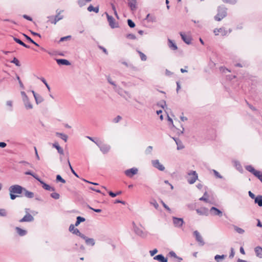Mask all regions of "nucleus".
I'll use <instances>...</instances> for the list:
<instances>
[{
    "mask_svg": "<svg viewBox=\"0 0 262 262\" xmlns=\"http://www.w3.org/2000/svg\"><path fill=\"white\" fill-rule=\"evenodd\" d=\"M87 10L89 12L94 11L95 13H98L99 12V7H94L92 5H91L88 7Z\"/></svg>",
    "mask_w": 262,
    "mask_h": 262,
    "instance_id": "7c9ffc66",
    "label": "nucleus"
},
{
    "mask_svg": "<svg viewBox=\"0 0 262 262\" xmlns=\"http://www.w3.org/2000/svg\"><path fill=\"white\" fill-rule=\"evenodd\" d=\"M180 35L182 40L187 45H190L191 42V38L189 36L186 35L182 32H180Z\"/></svg>",
    "mask_w": 262,
    "mask_h": 262,
    "instance_id": "f3484780",
    "label": "nucleus"
},
{
    "mask_svg": "<svg viewBox=\"0 0 262 262\" xmlns=\"http://www.w3.org/2000/svg\"><path fill=\"white\" fill-rule=\"evenodd\" d=\"M21 95L22 96L23 101L24 102V104L25 105V108L27 110H30L33 108V105L31 103L29 100V99L26 93L24 91H21L20 92Z\"/></svg>",
    "mask_w": 262,
    "mask_h": 262,
    "instance_id": "20e7f679",
    "label": "nucleus"
},
{
    "mask_svg": "<svg viewBox=\"0 0 262 262\" xmlns=\"http://www.w3.org/2000/svg\"><path fill=\"white\" fill-rule=\"evenodd\" d=\"M56 135L60 136L61 138L66 142V135L58 133H56Z\"/></svg>",
    "mask_w": 262,
    "mask_h": 262,
    "instance_id": "bf43d9fd",
    "label": "nucleus"
},
{
    "mask_svg": "<svg viewBox=\"0 0 262 262\" xmlns=\"http://www.w3.org/2000/svg\"><path fill=\"white\" fill-rule=\"evenodd\" d=\"M53 146L55 147L58 151V153L61 155H63L64 152L63 149L59 145L58 143L55 142L52 144Z\"/></svg>",
    "mask_w": 262,
    "mask_h": 262,
    "instance_id": "bb28decb",
    "label": "nucleus"
},
{
    "mask_svg": "<svg viewBox=\"0 0 262 262\" xmlns=\"http://www.w3.org/2000/svg\"><path fill=\"white\" fill-rule=\"evenodd\" d=\"M60 12H61V11H60L59 12H58V10H57L56 12L57 13V14L54 16V18H56V19L57 21L62 19L63 18V16L60 15Z\"/></svg>",
    "mask_w": 262,
    "mask_h": 262,
    "instance_id": "f704fd0d",
    "label": "nucleus"
},
{
    "mask_svg": "<svg viewBox=\"0 0 262 262\" xmlns=\"http://www.w3.org/2000/svg\"><path fill=\"white\" fill-rule=\"evenodd\" d=\"M133 228L134 232L135 233L138 235V236L142 237V238H145L147 235V232L146 231H144L141 229L139 228L138 227H137L134 222L133 223Z\"/></svg>",
    "mask_w": 262,
    "mask_h": 262,
    "instance_id": "423d86ee",
    "label": "nucleus"
},
{
    "mask_svg": "<svg viewBox=\"0 0 262 262\" xmlns=\"http://www.w3.org/2000/svg\"><path fill=\"white\" fill-rule=\"evenodd\" d=\"M227 15V9L223 6H220L217 9V14L214 16L215 20L220 21Z\"/></svg>",
    "mask_w": 262,
    "mask_h": 262,
    "instance_id": "f03ea898",
    "label": "nucleus"
},
{
    "mask_svg": "<svg viewBox=\"0 0 262 262\" xmlns=\"http://www.w3.org/2000/svg\"><path fill=\"white\" fill-rule=\"evenodd\" d=\"M98 48L102 50V51L106 54V55H107L108 54V52L107 51L106 49L104 48L102 46H98Z\"/></svg>",
    "mask_w": 262,
    "mask_h": 262,
    "instance_id": "680f3d73",
    "label": "nucleus"
},
{
    "mask_svg": "<svg viewBox=\"0 0 262 262\" xmlns=\"http://www.w3.org/2000/svg\"><path fill=\"white\" fill-rule=\"evenodd\" d=\"M81 238L85 241V244L87 245L93 246L95 244V240L93 238H89L84 234L82 235V237Z\"/></svg>",
    "mask_w": 262,
    "mask_h": 262,
    "instance_id": "2eb2a0df",
    "label": "nucleus"
},
{
    "mask_svg": "<svg viewBox=\"0 0 262 262\" xmlns=\"http://www.w3.org/2000/svg\"><path fill=\"white\" fill-rule=\"evenodd\" d=\"M15 231L20 236H24L27 234V231L24 229H23L18 227H16Z\"/></svg>",
    "mask_w": 262,
    "mask_h": 262,
    "instance_id": "412c9836",
    "label": "nucleus"
},
{
    "mask_svg": "<svg viewBox=\"0 0 262 262\" xmlns=\"http://www.w3.org/2000/svg\"><path fill=\"white\" fill-rule=\"evenodd\" d=\"M161 203L163 205V206L169 212H171V209L163 201H161Z\"/></svg>",
    "mask_w": 262,
    "mask_h": 262,
    "instance_id": "864d4df0",
    "label": "nucleus"
},
{
    "mask_svg": "<svg viewBox=\"0 0 262 262\" xmlns=\"http://www.w3.org/2000/svg\"><path fill=\"white\" fill-rule=\"evenodd\" d=\"M224 3L234 5L237 2V0H222Z\"/></svg>",
    "mask_w": 262,
    "mask_h": 262,
    "instance_id": "49530a36",
    "label": "nucleus"
},
{
    "mask_svg": "<svg viewBox=\"0 0 262 262\" xmlns=\"http://www.w3.org/2000/svg\"><path fill=\"white\" fill-rule=\"evenodd\" d=\"M23 17L24 18H25V19H27L28 20H30V21H32V18L30 16H28L27 15L24 14V15H23Z\"/></svg>",
    "mask_w": 262,
    "mask_h": 262,
    "instance_id": "338daca9",
    "label": "nucleus"
},
{
    "mask_svg": "<svg viewBox=\"0 0 262 262\" xmlns=\"http://www.w3.org/2000/svg\"><path fill=\"white\" fill-rule=\"evenodd\" d=\"M127 24L130 28H134L135 27V24L131 19H128L127 20Z\"/></svg>",
    "mask_w": 262,
    "mask_h": 262,
    "instance_id": "09e8293b",
    "label": "nucleus"
},
{
    "mask_svg": "<svg viewBox=\"0 0 262 262\" xmlns=\"http://www.w3.org/2000/svg\"><path fill=\"white\" fill-rule=\"evenodd\" d=\"M176 143L177 145V149L180 150L184 148V146H183L181 141L179 139L175 140Z\"/></svg>",
    "mask_w": 262,
    "mask_h": 262,
    "instance_id": "2f4dec72",
    "label": "nucleus"
},
{
    "mask_svg": "<svg viewBox=\"0 0 262 262\" xmlns=\"http://www.w3.org/2000/svg\"><path fill=\"white\" fill-rule=\"evenodd\" d=\"M150 204L151 205H152L156 209H158V208L159 205L157 203V202H156V201L154 200L152 202H151Z\"/></svg>",
    "mask_w": 262,
    "mask_h": 262,
    "instance_id": "13d9d810",
    "label": "nucleus"
},
{
    "mask_svg": "<svg viewBox=\"0 0 262 262\" xmlns=\"http://www.w3.org/2000/svg\"><path fill=\"white\" fill-rule=\"evenodd\" d=\"M50 196L53 198V199H54L55 200H57L58 199H59L60 198V195L59 193H57V192H53L51 194Z\"/></svg>",
    "mask_w": 262,
    "mask_h": 262,
    "instance_id": "ea45409f",
    "label": "nucleus"
},
{
    "mask_svg": "<svg viewBox=\"0 0 262 262\" xmlns=\"http://www.w3.org/2000/svg\"><path fill=\"white\" fill-rule=\"evenodd\" d=\"M209 211L210 214L213 216H219L221 217L223 215L222 211L215 207H212Z\"/></svg>",
    "mask_w": 262,
    "mask_h": 262,
    "instance_id": "9b49d317",
    "label": "nucleus"
},
{
    "mask_svg": "<svg viewBox=\"0 0 262 262\" xmlns=\"http://www.w3.org/2000/svg\"><path fill=\"white\" fill-rule=\"evenodd\" d=\"M42 185V187L43 189L46 190L54 191H55V188L51 187L49 185L45 183L43 181H42L40 178L37 180Z\"/></svg>",
    "mask_w": 262,
    "mask_h": 262,
    "instance_id": "dca6fc26",
    "label": "nucleus"
},
{
    "mask_svg": "<svg viewBox=\"0 0 262 262\" xmlns=\"http://www.w3.org/2000/svg\"><path fill=\"white\" fill-rule=\"evenodd\" d=\"M138 169L137 168L133 167L125 170L124 173L127 177L129 178H132L134 175L138 173Z\"/></svg>",
    "mask_w": 262,
    "mask_h": 262,
    "instance_id": "6e6552de",
    "label": "nucleus"
},
{
    "mask_svg": "<svg viewBox=\"0 0 262 262\" xmlns=\"http://www.w3.org/2000/svg\"><path fill=\"white\" fill-rule=\"evenodd\" d=\"M158 252V250L157 249H154L152 250H150L149 251V253L151 256H153L155 254H156Z\"/></svg>",
    "mask_w": 262,
    "mask_h": 262,
    "instance_id": "052dcab7",
    "label": "nucleus"
},
{
    "mask_svg": "<svg viewBox=\"0 0 262 262\" xmlns=\"http://www.w3.org/2000/svg\"><path fill=\"white\" fill-rule=\"evenodd\" d=\"M152 166L160 171H164L165 167L160 162L159 160H153L151 161Z\"/></svg>",
    "mask_w": 262,
    "mask_h": 262,
    "instance_id": "1a4fd4ad",
    "label": "nucleus"
},
{
    "mask_svg": "<svg viewBox=\"0 0 262 262\" xmlns=\"http://www.w3.org/2000/svg\"><path fill=\"white\" fill-rule=\"evenodd\" d=\"M196 211L198 214L201 215H207L208 214V209L205 207L197 209Z\"/></svg>",
    "mask_w": 262,
    "mask_h": 262,
    "instance_id": "6ab92c4d",
    "label": "nucleus"
},
{
    "mask_svg": "<svg viewBox=\"0 0 262 262\" xmlns=\"http://www.w3.org/2000/svg\"><path fill=\"white\" fill-rule=\"evenodd\" d=\"M173 223L175 227L180 228L184 224V221L183 219L178 218L176 217H172Z\"/></svg>",
    "mask_w": 262,
    "mask_h": 262,
    "instance_id": "ddd939ff",
    "label": "nucleus"
},
{
    "mask_svg": "<svg viewBox=\"0 0 262 262\" xmlns=\"http://www.w3.org/2000/svg\"><path fill=\"white\" fill-rule=\"evenodd\" d=\"M24 187L19 185H13L9 187L10 198L11 200H14L19 196L17 194H20L23 192Z\"/></svg>",
    "mask_w": 262,
    "mask_h": 262,
    "instance_id": "f257e3e1",
    "label": "nucleus"
},
{
    "mask_svg": "<svg viewBox=\"0 0 262 262\" xmlns=\"http://www.w3.org/2000/svg\"><path fill=\"white\" fill-rule=\"evenodd\" d=\"M213 172L214 173V176L217 178H220V179H222L223 177L219 173V172L218 171H217L216 170H213Z\"/></svg>",
    "mask_w": 262,
    "mask_h": 262,
    "instance_id": "603ef678",
    "label": "nucleus"
},
{
    "mask_svg": "<svg viewBox=\"0 0 262 262\" xmlns=\"http://www.w3.org/2000/svg\"><path fill=\"white\" fill-rule=\"evenodd\" d=\"M105 14H106L107 21L111 28L112 29L118 28V23L115 21L114 17L108 15V14L107 12H105Z\"/></svg>",
    "mask_w": 262,
    "mask_h": 262,
    "instance_id": "0eeeda50",
    "label": "nucleus"
},
{
    "mask_svg": "<svg viewBox=\"0 0 262 262\" xmlns=\"http://www.w3.org/2000/svg\"><path fill=\"white\" fill-rule=\"evenodd\" d=\"M34 217L29 213H27L22 219H21L19 221V222L20 223L32 222L33 221H34Z\"/></svg>",
    "mask_w": 262,
    "mask_h": 262,
    "instance_id": "9d476101",
    "label": "nucleus"
},
{
    "mask_svg": "<svg viewBox=\"0 0 262 262\" xmlns=\"http://www.w3.org/2000/svg\"><path fill=\"white\" fill-rule=\"evenodd\" d=\"M7 215V212L6 209H0V216H6Z\"/></svg>",
    "mask_w": 262,
    "mask_h": 262,
    "instance_id": "c03bdc74",
    "label": "nucleus"
},
{
    "mask_svg": "<svg viewBox=\"0 0 262 262\" xmlns=\"http://www.w3.org/2000/svg\"><path fill=\"white\" fill-rule=\"evenodd\" d=\"M234 166L238 171H241L243 170L242 166L239 162L234 161Z\"/></svg>",
    "mask_w": 262,
    "mask_h": 262,
    "instance_id": "4c0bfd02",
    "label": "nucleus"
},
{
    "mask_svg": "<svg viewBox=\"0 0 262 262\" xmlns=\"http://www.w3.org/2000/svg\"><path fill=\"white\" fill-rule=\"evenodd\" d=\"M91 1L92 0H78L77 3L80 7H82Z\"/></svg>",
    "mask_w": 262,
    "mask_h": 262,
    "instance_id": "c756f323",
    "label": "nucleus"
},
{
    "mask_svg": "<svg viewBox=\"0 0 262 262\" xmlns=\"http://www.w3.org/2000/svg\"><path fill=\"white\" fill-rule=\"evenodd\" d=\"M255 204H257L259 207L262 206V195H258L254 199Z\"/></svg>",
    "mask_w": 262,
    "mask_h": 262,
    "instance_id": "cd10ccee",
    "label": "nucleus"
},
{
    "mask_svg": "<svg viewBox=\"0 0 262 262\" xmlns=\"http://www.w3.org/2000/svg\"><path fill=\"white\" fill-rule=\"evenodd\" d=\"M56 180L57 182H60L63 183H66V180L64 179H63L59 174H58L56 176Z\"/></svg>",
    "mask_w": 262,
    "mask_h": 262,
    "instance_id": "79ce46f5",
    "label": "nucleus"
},
{
    "mask_svg": "<svg viewBox=\"0 0 262 262\" xmlns=\"http://www.w3.org/2000/svg\"><path fill=\"white\" fill-rule=\"evenodd\" d=\"M169 255H170L172 257H173L174 258H178V256H177L175 252L172 251L169 252Z\"/></svg>",
    "mask_w": 262,
    "mask_h": 262,
    "instance_id": "69168bd1",
    "label": "nucleus"
},
{
    "mask_svg": "<svg viewBox=\"0 0 262 262\" xmlns=\"http://www.w3.org/2000/svg\"><path fill=\"white\" fill-rule=\"evenodd\" d=\"M226 256L225 255H216L214 257V259L215 260H216L217 262L219 261L220 259H223L225 258Z\"/></svg>",
    "mask_w": 262,
    "mask_h": 262,
    "instance_id": "8fccbe9b",
    "label": "nucleus"
},
{
    "mask_svg": "<svg viewBox=\"0 0 262 262\" xmlns=\"http://www.w3.org/2000/svg\"><path fill=\"white\" fill-rule=\"evenodd\" d=\"M58 65L66 66V59H55Z\"/></svg>",
    "mask_w": 262,
    "mask_h": 262,
    "instance_id": "c9c22d12",
    "label": "nucleus"
},
{
    "mask_svg": "<svg viewBox=\"0 0 262 262\" xmlns=\"http://www.w3.org/2000/svg\"><path fill=\"white\" fill-rule=\"evenodd\" d=\"M256 255L259 257L262 258V248L260 246H257L254 249Z\"/></svg>",
    "mask_w": 262,
    "mask_h": 262,
    "instance_id": "393cba45",
    "label": "nucleus"
},
{
    "mask_svg": "<svg viewBox=\"0 0 262 262\" xmlns=\"http://www.w3.org/2000/svg\"><path fill=\"white\" fill-rule=\"evenodd\" d=\"M126 37L128 39H136V36L133 34H128L126 35Z\"/></svg>",
    "mask_w": 262,
    "mask_h": 262,
    "instance_id": "5fc2aeb1",
    "label": "nucleus"
},
{
    "mask_svg": "<svg viewBox=\"0 0 262 262\" xmlns=\"http://www.w3.org/2000/svg\"><path fill=\"white\" fill-rule=\"evenodd\" d=\"M222 32H223V29H222V28H220L219 29H215L214 30V33L215 35H219V33H222Z\"/></svg>",
    "mask_w": 262,
    "mask_h": 262,
    "instance_id": "4d7b16f0",
    "label": "nucleus"
},
{
    "mask_svg": "<svg viewBox=\"0 0 262 262\" xmlns=\"http://www.w3.org/2000/svg\"><path fill=\"white\" fill-rule=\"evenodd\" d=\"M25 174L26 175H30L32 176L33 178H34L37 181L39 179V177L37 175L34 173L33 172L31 171H28L25 172Z\"/></svg>",
    "mask_w": 262,
    "mask_h": 262,
    "instance_id": "473e14b6",
    "label": "nucleus"
},
{
    "mask_svg": "<svg viewBox=\"0 0 262 262\" xmlns=\"http://www.w3.org/2000/svg\"><path fill=\"white\" fill-rule=\"evenodd\" d=\"M187 174V180L190 184L194 183L198 178V174L195 171L190 170L188 172Z\"/></svg>",
    "mask_w": 262,
    "mask_h": 262,
    "instance_id": "39448f33",
    "label": "nucleus"
},
{
    "mask_svg": "<svg viewBox=\"0 0 262 262\" xmlns=\"http://www.w3.org/2000/svg\"><path fill=\"white\" fill-rule=\"evenodd\" d=\"M154 259L160 262H167V258L165 257L162 254H159L154 257Z\"/></svg>",
    "mask_w": 262,
    "mask_h": 262,
    "instance_id": "4be33fe9",
    "label": "nucleus"
},
{
    "mask_svg": "<svg viewBox=\"0 0 262 262\" xmlns=\"http://www.w3.org/2000/svg\"><path fill=\"white\" fill-rule=\"evenodd\" d=\"M96 144L99 148L100 151L103 154H106L111 149V146L107 144L103 143L100 140H97L96 142Z\"/></svg>",
    "mask_w": 262,
    "mask_h": 262,
    "instance_id": "7ed1b4c3",
    "label": "nucleus"
},
{
    "mask_svg": "<svg viewBox=\"0 0 262 262\" xmlns=\"http://www.w3.org/2000/svg\"><path fill=\"white\" fill-rule=\"evenodd\" d=\"M11 62L15 64L17 67L20 66L19 60L16 57H14Z\"/></svg>",
    "mask_w": 262,
    "mask_h": 262,
    "instance_id": "37998d69",
    "label": "nucleus"
},
{
    "mask_svg": "<svg viewBox=\"0 0 262 262\" xmlns=\"http://www.w3.org/2000/svg\"><path fill=\"white\" fill-rule=\"evenodd\" d=\"M193 235L195 237L196 241L199 243V244L201 246L204 245L205 242H204L203 238L200 234V233L197 230L194 231L193 232Z\"/></svg>",
    "mask_w": 262,
    "mask_h": 262,
    "instance_id": "f8f14e48",
    "label": "nucleus"
},
{
    "mask_svg": "<svg viewBox=\"0 0 262 262\" xmlns=\"http://www.w3.org/2000/svg\"><path fill=\"white\" fill-rule=\"evenodd\" d=\"M152 150V146H148L145 151V154L146 155H149V154H150L151 153V151Z\"/></svg>",
    "mask_w": 262,
    "mask_h": 262,
    "instance_id": "a18cd8bd",
    "label": "nucleus"
},
{
    "mask_svg": "<svg viewBox=\"0 0 262 262\" xmlns=\"http://www.w3.org/2000/svg\"><path fill=\"white\" fill-rule=\"evenodd\" d=\"M137 52L140 55L141 60H142V61L146 60V59H147L146 56L143 53H142V52H141L140 51H137Z\"/></svg>",
    "mask_w": 262,
    "mask_h": 262,
    "instance_id": "58836bf2",
    "label": "nucleus"
},
{
    "mask_svg": "<svg viewBox=\"0 0 262 262\" xmlns=\"http://www.w3.org/2000/svg\"><path fill=\"white\" fill-rule=\"evenodd\" d=\"M68 164H69V165L70 167V169L71 170V171L72 172L77 178H79V176L77 174V173L75 171V170L73 169L72 167L71 166V165L70 164V162H69V161H68Z\"/></svg>",
    "mask_w": 262,
    "mask_h": 262,
    "instance_id": "3c124183",
    "label": "nucleus"
},
{
    "mask_svg": "<svg viewBox=\"0 0 262 262\" xmlns=\"http://www.w3.org/2000/svg\"><path fill=\"white\" fill-rule=\"evenodd\" d=\"M234 249L233 248H231V253L229 255V257L230 258H233L234 256Z\"/></svg>",
    "mask_w": 262,
    "mask_h": 262,
    "instance_id": "0e129e2a",
    "label": "nucleus"
},
{
    "mask_svg": "<svg viewBox=\"0 0 262 262\" xmlns=\"http://www.w3.org/2000/svg\"><path fill=\"white\" fill-rule=\"evenodd\" d=\"M234 230L239 234H243L245 232L244 229L237 226H234Z\"/></svg>",
    "mask_w": 262,
    "mask_h": 262,
    "instance_id": "a19ab883",
    "label": "nucleus"
},
{
    "mask_svg": "<svg viewBox=\"0 0 262 262\" xmlns=\"http://www.w3.org/2000/svg\"><path fill=\"white\" fill-rule=\"evenodd\" d=\"M256 177L262 182V173L259 171V173L258 174Z\"/></svg>",
    "mask_w": 262,
    "mask_h": 262,
    "instance_id": "774afa93",
    "label": "nucleus"
},
{
    "mask_svg": "<svg viewBox=\"0 0 262 262\" xmlns=\"http://www.w3.org/2000/svg\"><path fill=\"white\" fill-rule=\"evenodd\" d=\"M128 5L132 11H135L137 9V1L129 0L128 1Z\"/></svg>",
    "mask_w": 262,
    "mask_h": 262,
    "instance_id": "aec40b11",
    "label": "nucleus"
},
{
    "mask_svg": "<svg viewBox=\"0 0 262 262\" xmlns=\"http://www.w3.org/2000/svg\"><path fill=\"white\" fill-rule=\"evenodd\" d=\"M245 168L247 171L251 172L255 177L259 173V171L255 170L251 165H247L245 167Z\"/></svg>",
    "mask_w": 262,
    "mask_h": 262,
    "instance_id": "a211bd4d",
    "label": "nucleus"
},
{
    "mask_svg": "<svg viewBox=\"0 0 262 262\" xmlns=\"http://www.w3.org/2000/svg\"><path fill=\"white\" fill-rule=\"evenodd\" d=\"M208 193L206 191L204 193V195L202 197L200 198L199 199V200L200 201H203L205 202H208Z\"/></svg>",
    "mask_w": 262,
    "mask_h": 262,
    "instance_id": "72a5a7b5",
    "label": "nucleus"
},
{
    "mask_svg": "<svg viewBox=\"0 0 262 262\" xmlns=\"http://www.w3.org/2000/svg\"><path fill=\"white\" fill-rule=\"evenodd\" d=\"M168 45L169 48L172 50H176L178 49L176 44L171 39H168Z\"/></svg>",
    "mask_w": 262,
    "mask_h": 262,
    "instance_id": "b1692460",
    "label": "nucleus"
},
{
    "mask_svg": "<svg viewBox=\"0 0 262 262\" xmlns=\"http://www.w3.org/2000/svg\"><path fill=\"white\" fill-rule=\"evenodd\" d=\"M76 220L78 221V222H79V223H81V222H84L85 221V219L83 217L78 216L77 217Z\"/></svg>",
    "mask_w": 262,
    "mask_h": 262,
    "instance_id": "6e6d98bb",
    "label": "nucleus"
},
{
    "mask_svg": "<svg viewBox=\"0 0 262 262\" xmlns=\"http://www.w3.org/2000/svg\"><path fill=\"white\" fill-rule=\"evenodd\" d=\"M36 103L38 104L43 101V98L40 95L37 94L36 96L35 95L34 97Z\"/></svg>",
    "mask_w": 262,
    "mask_h": 262,
    "instance_id": "c85d7f7f",
    "label": "nucleus"
},
{
    "mask_svg": "<svg viewBox=\"0 0 262 262\" xmlns=\"http://www.w3.org/2000/svg\"><path fill=\"white\" fill-rule=\"evenodd\" d=\"M47 18L49 19V21L51 23L53 24H56L57 22L56 18H54V16H48Z\"/></svg>",
    "mask_w": 262,
    "mask_h": 262,
    "instance_id": "e433bc0d",
    "label": "nucleus"
},
{
    "mask_svg": "<svg viewBox=\"0 0 262 262\" xmlns=\"http://www.w3.org/2000/svg\"><path fill=\"white\" fill-rule=\"evenodd\" d=\"M69 231L74 234H75L79 237H81L82 235L83 234L81 233L79 230L75 227L74 225H71L69 227Z\"/></svg>",
    "mask_w": 262,
    "mask_h": 262,
    "instance_id": "4468645a",
    "label": "nucleus"
},
{
    "mask_svg": "<svg viewBox=\"0 0 262 262\" xmlns=\"http://www.w3.org/2000/svg\"><path fill=\"white\" fill-rule=\"evenodd\" d=\"M145 19H146L148 22L155 23L156 21V17L154 15L148 14L146 17Z\"/></svg>",
    "mask_w": 262,
    "mask_h": 262,
    "instance_id": "a878e982",
    "label": "nucleus"
},
{
    "mask_svg": "<svg viewBox=\"0 0 262 262\" xmlns=\"http://www.w3.org/2000/svg\"><path fill=\"white\" fill-rule=\"evenodd\" d=\"M23 35L25 37V38L28 40L30 42H34V40L30 37H29V36L27 35L26 34H23Z\"/></svg>",
    "mask_w": 262,
    "mask_h": 262,
    "instance_id": "e2e57ef3",
    "label": "nucleus"
},
{
    "mask_svg": "<svg viewBox=\"0 0 262 262\" xmlns=\"http://www.w3.org/2000/svg\"><path fill=\"white\" fill-rule=\"evenodd\" d=\"M122 120V117L118 115L116 117L113 119V122L114 123H118L120 121Z\"/></svg>",
    "mask_w": 262,
    "mask_h": 262,
    "instance_id": "de8ad7c7",
    "label": "nucleus"
},
{
    "mask_svg": "<svg viewBox=\"0 0 262 262\" xmlns=\"http://www.w3.org/2000/svg\"><path fill=\"white\" fill-rule=\"evenodd\" d=\"M23 193H24V195L27 198L31 199L34 196L33 192L28 191L25 188H24Z\"/></svg>",
    "mask_w": 262,
    "mask_h": 262,
    "instance_id": "5701e85b",
    "label": "nucleus"
}]
</instances>
